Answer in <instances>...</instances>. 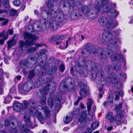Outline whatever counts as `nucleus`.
I'll list each match as a JSON object with an SVG mask.
<instances>
[{
	"label": "nucleus",
	"instance_id": "f257e3e1",
	"mask_svg": "<svg viewBox=\"0 0 133 133\" xmlns=\"http://www.w3.org/2000/svg\"><path fill=\"white\" fill-rule=\"evenodd\" d=\"M118 49L114 52L110 49H107L98 48H96L90 43H88L85 46V49H83L81 52L82 57H79V59L82 61L84 64L85 66L87 67L88 65H94L91 67L92 70L96 72L95 74H92L93 78L96 79L99 81L103 82L105 80L104 76V72L102 69V67L97 63L91 62L90 61L86 60V59L89 56L90 53L96 54L99 51L100 52L99 56L100 59H105L107 56H110L111 59L113 61L119 60L122 59L120 48H118Z\"/></svg>",
	"mask_w": 133,
	"mask_h": 133
},
{
	"label": "nucleus",
	"instance_id": "f03ea898",
	"mask_svg": "<svg viewBox=\"0 0 133 133\" xmlns=\"http://www.w3.org/2000/svg\"><path fill=\"white\" fill-rule=\"evenodd\" d=\"M32 22V19L30 18L29 22V24L25 28L27 31L30 30L32 33L24 32V37L26 41L25 42L22 41L20 42V49L19 52H20L21 54V53L25 52L26 51L28 52L35 51L38 47H41L43 45V44L36 43L35 44V47H30V46L34 45L36 41L39 38L36 35L38 34L37 31H41L42 28L41 21H35L32 25L31 23Z\"/></svg>",
	"mask_w": 133,
	"mask_h": 133
},
{
	"label": "nucleus",
	"instance_id": "7ed1b4c3",
	"mask_svg": "<svg viewBox=\"0 0 133 133\" xmlns=\"http://www.w3.org/2000/svg\"><path fill=\"white\" fill-rule=\"evenodd\" d=\"M100 5L101 13H107L109 16L108 17H101L98 20L100 24L108 29L114 28L118 24V22L114 18L117 17L119 14L118 11L112 8V5L110 0H101Z\"/></svg>",
	"mask_w": 133,
	"mask_h": 133
},
{
	"label": "nucleus",
	"instance_id": "20e7f679",
	"mask_svg": "<svg viewBox=\"0 0 133 133\" xmlns=\"http://www.w3.org/2000/svg\"><path fill=\"white\" fill-rule=\"evenodd\" d=\"M54 0H49L47 3L48 6H42L41 7V16L44 19L46 18L44 17V14L49 18L55 19L59 13V9L57 5H53Z\"/></svg>",
	"mask_w": 133,
	"mask_h": 133
},
{
	"label": "nucleus",
	"instance_id": "39448f33",
	"mask_svg": "<svg viewBox=\"0 0 133 133\" xmlns=\"http://www.w3.org/2000/svg\"><path fill=\"white\" fill-rule=\"evenodd\" d=\"M117 33L115 31L110 32L105 31L103 34V38L101 39V43L104 44L107 41L106 45L110 48H115L117 45V44L120 42V40L116 37Z\"/></svg>",
	"mask_w": 133,
	"mask_h": 133
},
{
	"label": "nucleus",
	"instance_id": "423d86ee",
	"mask_svg": "<svg viewBox=\"0 0 133 133\" xmlns=\"http://www.w3.org/2000/svg\"><path fill=\"white\" fill-rule=\"evenodd\" d=\"M41 55L38 58H34L32 57L31 55L29 56L27 58L25 63L23 64V65H26L28 67L31 68L34 65L37 63L40 65V68L42 70H45L49 66L48 64H46L44 66L41 65V64L43 63V60L42 58Z\"/></svg>",
	"mask_w": 133,
	"mask_h": 133
},
{
	"label": "nucleus",
	"instance_id": "0eeeda50",
	"mask_svg": "<svg viewBox=\"0 0 133 133\" xmlns=\"http://www.w3.org/2000/svg\"><path fill=\"white\" fill-rule=\"evenodd\" d=\"M47 19L50 22L49 25L52 30H54L57 29V26L60 24H64L66 21L63 14L60 12L59 10V13L55 19L49 18L47 17Z\"/></svg>",
	"mask_w": 133,
	"mask_h": 133
},
{
	"label": "nucleus",
	"instance_id": "6e6552de",
	"mask_svg": "<svg viewBox=\"0 0 133 133\" xmlns=\"http://www.w3.org/2000/svg\"><path fill=\"white\" fill-rule=\"evenodd\" d=\"M29 103L31 107V108H29V111L30 112V114L32 116L36 115L38 119L40 121L42 124H43L44 123L43 121L44 119H45V117L43 116L42 114L39 112L38 110H37L36 108V107L37 105V104L35 103L34 101L32 99L30 100Z\"/></svg>",
	"mask_w": 133,
	"mask_h": 133
},
{
	"label": "nucleus",
	"instance_id": "1a4fd4ad",
	"mask_svg": "<svg viewBox=\"0 0 133 133\" xmlns=\"http://www.w3.org/2000/svg\"><path fill=\"white\" fill-rule=\"evenodd\" d=\"M101 2V0H96L95 2V7L90 10L88 6H83L81 10L83 14L86 15L89 14L90 15V14H93L100 12L101 10L99 8L101 7L100 5Z\"/></svg>",
	"mask_w": 133,
	"mask_h": 133
},
{
	"label": "nucleus",
	"instance_id": "9d476101",
	"mask_svg": "<svg viewBox=\"0 0 133 133\" xmlns=\"http://www.w3.org/2000/svg\"><path fill=\"white\" fill-rule=\"evenodd\" d=\"M63 82V81L61 83V85L59 87V90L61 92L65 93L73 89L72 88L74 83L73 79L71 77H69L65 81L64 84L63 85V88H62V84Z\"/></svg>",
	"mask_w": 133,
	"mask_h": 133
},
{
	"label": "nucleus",
	"instance_id": "9b49d317",
	"mask_svg": "<svg viewBox=\"0 0 133 133\" xmlns=\"http://www.w3.org/2000/svg\"><path fill=\"white\" fill-rule=\"evenodd\" d=\"M123 117L122 115L121 114H118L116 118L113 117V114L112 112H108L106 116V118L111 123L114 122L115 121L118 124H119L121 123L120 121Z\"/></svg>",
	"mask_w": 133,
	"mask_h": 133
},
{
	"label": "nucleus",
	"instance_id": "f8f14e48",
	"mask_svg": "<svg viewBox=\"0 0 133 133\" xmlns=\"http://www.w3.org/2000/svg\"><path fill=\"white\" fill-rule=\"evenodd\" d=\"M37 109L38 111V110H43L44 114L45 119H46L47 124L49 125L51 124L52 122L51 118V115L50 113V110L48 107L46 106L43 107L41 105H39L38 106Z\"/></svg>",
	"mask_w": 133,
	"mask_h": 133
},
{
	"label": "nucleus",
	"instance_id": "ddd939ff",
	"mask_svg": "<svg viewBox=\"0 0 133 133\" xmlns=\"http://www.w3.org/2000/svg\"><path fill=\"white\" fill-rule=\"evenodd\" d=\"M87 107L88 112V115L87 119L89 121L91 120L93 117V115L90 114V111L91 110V106L93 105V111L95 112L96 109V106L94 104V101L90 98H88L87 103Z\"/></svg>",
	"mask_w": 133,
	"mask_h": 133
},
{
	"label": "nucleus",
	"instance_id": "4468645a",
	"mask_svg": "<svg viewBox=\"0 0 133 133\" xmlns=\"http://www.w3.org/2000/svg\"><path fill=\"white\" fill-rule=\"evenodd\" d=\"M50 84H48L46 86H44L42 87V89H41L39 90L41 94L43 97L41 98L40 101V103L43 105L45 104L46 103V98L44 97L45 95L48 92L50 89Z\"/></svg>",
	"mask_w": 133,
	"mask_h": 133
},
{
	"label": "nucleus",
	"instance_id": "2eb2a0df",
	"mask_svg": "<svg viewBox=\"0 0 133 133\" xmlns=\"http://www.w3.org/2000/svg\"><path fill=\"white\" fill-rule=\"evenodd\" d=\"M19 91L22 92L23 91L28 92L30 91L32 88V85L29 81L25 82L24 84L18 85Z\"/></svg>",
	"mask_w": 133,
	"mask_h": 133
},
{
	"label": "nucleus",
	"instance_id": "dca6fc26",
	"mask_svg": "<svg viewBox=\"0 0 133 133\" xmlns=\"http://www.w3.org/2000/svg\"><path fill=\"white\" fill-rule=\"evenodd\" d=\"M78 85L79 87L81 89L79 91L80 96L79 97L82 98V99L87 95L88 88H87L86 85L81 82H79Z\"/></svg>",
	"mask_w": 133,
	"mask_h": 133
},
{
	"label": "nucleus",
	"instance_id": "f3484780",
	"mask_svg": "<svg viewBox=\"0 0 133 133\" xmlns=\"http://www.w3.org/2000/svg\"><path fill=\"white\" fill-rule=\"evenodd\" d=\"M119 78L115 74L109 75L106 79V81L108 83H112L116 84L119 81Z\"/></svg>",
	"mask_w": 133,
	"mask_h": 133
},
{
	"label": "nucleus",
	"instance_id": "a211bd4d",
	"mask_svg": "<svg viewBox=\"0 0 133 133\" xmlns=\"http://www.w3.org/2000/svg\"><path fill=\"white\" fill-rule=\"evenodd\" d=\"M56 2L57 4L61 3V5L64 7H66V4H68L71 7H73L75 6V3L74 0H56Z\"/></svg>",
	"mask_w": 133,
	"mask_h": 133
},
{
	"label": "nucleus",
	"instance_id": "6ab92c4d",
	"mask_svg": "<svg viewBox=\"0 0 133 133\" xmlns=\"http://www.w3.org/2000/svg\"><path fill=\"white\" fill-rule=\"evenodd\" d=\"M16 35L14 34L11 39L8 41L7 42V49L9 50L13 46L15 45L16 43L17 38H16Z\"/></svg>",
	"mask_w": 133,
	"mask_h": 133
},
{
	"label": "nucleus",
	"instance_id": "aec40b11",
	"mask_svg": "<svg viewBox=\"0 0 133 133\" xmlns=\"http://www.w3.org/2000/svg\"><path fill=\"white\" fill-rule=\"evenodd\" d=\"M44 79L42 77H40L36 79L34 84V87L37 88L41 85L44 82Z\"/></svg>",
	"mask_w": 133,
	"mask_h": 133
},
{
	"label": "nucleus",
	"instance_id": "412c9836",
	"mask_svg": "<svg viewBox=\"0 0 133 133\" xmlns=\"http://www.w3.org/2000/svg\"><path fill=\"white\" fill-rule=\"evenodd\" d=\"M113 97L110 95L108 96V101H105L103 103L104 106H106L108 105H114L115 104H114L113 102Z\"/></svg>",
	"mask_w": 133,
	"mask_h": 133
},
{
	"label": "nucleus",
	"instance_id": "4be33fe9",
	"mask_svg": "<svg viewBox=\"0 0 133 133\" xmlns=\"http://www.w3.org/2000/svg\"><path fill=\"white\" fill-rule=\"evenodd\" d=\"M87 117L86 111H84L82 112V114L79 121L80 122L85 121Z\"/></svg>",
	"mask_w": 133,
	"mask_h": 133
},
{
	"label": "nucleus",
	"instance_id": "5701e85b",
	"mask_svg": "<svg viewBox=\"0 0 133 133\" xmlns=\"http://www.w3.org/2000/svg\"><path fill=\"white\" fill-rule=\"evenodd\" d=\"M75 68L77 72L79 74H81L83 73V68L79 63L75 65Z\"/></svg>",
	"mask_w": 133,
	"mask_h": 133
},
{
	"label": "nucleus",
	"instance_id": "b1692460",
	"mask_svg": "<svg viewBox=\"0 0 133 133\" xmlns=\"http://www.w3.org/2000/svg\"><path fill=\"white\" fill-rule=\"evenodd\" d=\"M61 95L60 94H57L56 95L55 100L56 101V104L57 106L59 107L60 106L61 103Z\"/></svg>",
	"mask_w": 133,
	"mask_h": 133
},
{
	"label": "nucleus",
	"instance_id": "393cba45",
	"mask_svg": "<svg viewBox=\"0 0 133 133\" xmlns=\"http://www.w3.org/2000/svg\"><path fill=\"white\" fill-rule=\"evenodd\" d=\"M115 94L116 96L115 97L114 99L116 101H117L119 99V96H122L123 95V91L122 90H118L116 91Z\"/></svg>",
	"mask_w": 133,
	"mask_h": 133
},
{
	"label": "nucleus",
	"instance_id": "a878e982",
	"mask_svg": "<svg viewBox=\"0 0 133 133\" xmlns=\"http://www.w3.org/2000/svg\"><path fill=\"white\" fill-rule=\"evenodd\" d=\"M57 71V68L55 66H53L49 68L47 73L49 75H52L55 74Z\"/></svg>",
	"mask_w": 133,
	"mask_h": 133
},
{
	"label": "nucleus",
	"instance_id": "bb28decb",
	"mask_svg": "<svg viewBox=\"0 0 133 133\" xmlns=\"http://www.w3.org/2000/svg\"><path fill=\"white\" fill-rule=\"evenodd\" d=\"M24 119L26 125L29 127H30L32 125V123L30 120V117L28 115L25 116Z\"/></svg>",
	"mask_w": 133,
	"mask_h": 133
},
{
	"label": "nucleus",
	"instance_id": "cd10ccee",
	"mask_svg": "<svg viewBox=\"0 0 133 133\" xmlns=\"http://www.w3.org/2000/svg\"><path fill=\"white\" fill-rule=\"evenodd\" d=\"M72 116L70 115H67L64 118L63 121L65 123L68 124L69 123L72 121Z\"/></svg>",
	"mask_w": 133,
	"mask_h": 133
},
{
	"label": "nucleus",
	"instance_id": "c85d7f7f",
	"mask_svg": "<svg viewBox=\"0 0 133 133\" xmlns=\"http://www.w3.org/2000/svg\"><path fill=\"white\" fill-rule=\"evenodd\" d=\"M10 93H11L13 95L15 98V99L17 98V97L15 96L16 95L17 93L16 88L15 87H12L10 90Z\"/></svg>",
	"mask_w": 133,
	"mask_h": 133
},
{
	"label": "nucleus",
	"instance_id": "c756f323",
	"mask_svg": "<svg viewBox=\"0 0 133 133\" xmlns=\"http://www.w3.org/2000/svg\"><path fill=\"white\" fill-rule=\"evenodd\" d=\"M5 31H3L1 33H0V37H3V39L4 40H6L8 37V35L7 32H6L4 34Z\"/></svg>",
	"mask_w": 133,
	"mask_h": 133
},
{
	"label": "nucleus",
	"instance_id": "7c9ffc66",
	"mask_svg": "<svg viewBox=\"0 0 133 133\" xmlns=\"http://www.w3.org/2000/svg\"><path fill=\"white\" fill-rule=\"evenodd\" d=\"M35 76V71L34 70H32L29 72L28 78L31 79L33 78Z\"/></svg>",
	"mask_w": 133,
	"mask_h": 133
},
{
	"label": "nucleus",
	"instance_id": "2f4dec72",
	"mask_svg": "<svg viewBox=\"0 0 133 133\" xmlns=\"http://www.w3.org/2000/svg\"><path fill=\"white\" fill-rule=\"evenodd\" d=\"M112 69V66L110 65H107L105 68L106 72L108 74H110V72H111Z\"/></svg>",
	"mask_w": 133,
	"mask_h": 133
},
{
	"label": "nucleus",
	"instance_id": "473e14b6",
	"mask_svg": "<svg viewBox=\"0 0 133 133\" xmlns=\"http://www.w3.org/2000/svg\"><path fill=\"white\" fill-rule=\"evenodd\" d=\"M99 125V123L98 122H96L93 123L91 125V126L92 129L94 130L98 128Z\"/></svg>",
	"mask_w": 133,
	"mask_h": 133
},
{
	"label": "nucleus",
	"instance_id": "72a5a7b5",
	"mask_svg": "<svg viewBox=\"0 0 133 133\" xmlns=\"http://www.w3.org/2000/svg\"><path fill=\"white\" fill-rule=\"evenodd\" d=\"M54 99L51 98L50 97L48 99V105L51 108L52 107V105L53 104Z\"/></svg>",
	"mask_w": 133,
	"mask_h": 133
},
{
	"label": "nucleus",
	"instance_id": "f704fd0d",
	"mask_svg": "<svg viewBox=\"0 0 133 133\" xmlns=\"http://www.w3.org/2000/svg\"><path fill=\"white\" fill-rule=\"evenodd\" d=\"M8 12L6 10L0 9V15L2 16H6L8 14Z\"/></svg>",
	"mask_w": 133,
	"mask_h": 133
},
{
	"label": "nucleus",
	"instance_id": "c9c22d12",
	"mask_svg": "<svg viewBox=\"0 0 133 133\" xmlns=\"http://www.w3.org/2000/svg\"><path fill=\"white\" fill-rule=\"evenodd\" d=\"M17 11L13 9H11L9 12V15L10 16H14L16 13Z\"/></svg>",
	"mask_w": 133,
	"mask_h": 133
},
{
	"label": "nucleus",
	"instance_id": "e433bc0d",
	"mask_svg": "<svg viewBox=\"0 0 133 133\" xmlns=\"http://www.w3.org/2000/svg\"><path fill=\"white\" fill-rule=\"evenodd\" d=\"M122 104L120 103L119 104L116 105L115 107L114 108V109L117 112H118L121 110L122 107Z\"/></svg>",
	"mask_w": 133,
	"mask_h": 133
},
{
	"label": "nucleus",
	"instance_id": "4c0bfd02",
	"mask_svg": "<svg viewBox=\"0 0 133 133\" xmlns=\"http://www.w3.org/2000/svg\"><path fill=\"white\" fill-rule=\"evenodd\" d=\"M3 4L5 8H8L9 6V0H3Z\"/></svg>",
	"mask_w": 133,
	"mask_h": 133
},
{
	"label": "nucleus",
	"instance_id": "58836bf2",
	"mask_svg": "<svg viewBox=\"0 0 133 133\" xmlns=\"http://www.w3.org/2000/svg\"><path fill=\"white\" fill-rule=\"evenodd\" d=\"M84 128L83 127H79L75 131H77L78 133H82L83 131H84Z\"/></svg>",
	"mask_w": 133,
	"mask_h": 133
},
{
	"label": "nucleus",
	"instance_id": "ea45409f",
	"mask_svg": "<svg viewBox=\"0 0 133 133\" xmlns=\"http://www.w3.org/2000/svg\"><path fill=\"white\" fill-rule=\"evenodd\" d=\"M4 21L2 22V25H6L8 22L9 21L8 20H4V18L0 17V21Z\"/></svg>",
	"mask_w": 133,
	"mask_h": 133
},
{
	"label": "nucleus",
	"instance_id": "a19ab883",
	"mask_svg": "<svg viewBox=\"0 0 133 133\" xmlns=\"http://www.w3.org/2000/svg\"><path fill=\"white\" fill-rule=\"evenodd\" d=\"M12 96L9 94L8 96L6 97L5 101H6V102H10L12 100Z\"/></svg>",
	"mask_w": 133,
	"mask_h": 133
},
{
	"label": "nucleus",
	"instance_id": "79ce46f5",
	"mask_svg": "<svg viewBox=\"0 0 133 133\" xmlns=\"http://www.w3.org/2000/svg\"><path fill=\"white\" fill-rule=\"evenodd\" d=\"M71 38H68V40L66 41V46L64 47H63L61 48H66L68 45V43H70L71 42Z\"/></svg>",
	"mask_w": 133,
	"mask_h": 133
},
{
	"label": "nucleus",
	"instance_id": "37998d69",
	"mask_svg": "<svg viewBox=\"0 0 133 133\" xmlns=\"http://www.w3.org/2000/svg\"><path fill=\"white\" fill-rule=\"evenodd\" d=\"M65 68V66L63 64H61L59 66V70L61 72H63L64 71Z\"/></svg>",
	"mask_w": 133,
	"mask_h": 133
},
{
	"label": "nucleus",
	"instance_id": "c03bdc74",
	"mask_svg": "<svg viewBox=\"0 0 133 133\" xmlns=\"http://www.w3.org/2000/svg\"><path fill=\"white\" fill-rule=\"evenodd\" d=\"M10 121L8 119L5 120L4 122V125L5 127H8L10 125Z\"/></svg>",
	"mask_w": 133,
	"mask_h": 133
},
{
	"label": "nucleus",
	"instance_id": "a18cd8bd",
	"mask_svg": "<svg viewBox=\"0 0 133 133\" xmlns=\"http://www.w3.org/2000/svg\"><path fill=\"white\" fill-rule=\"evenodd\" d=\"M13 108L14 111H16L17 101H15L13 104Z\"/></svg>",
	"mask_w": 133,
	"mask_h": 133
},
{
	"label": "nucleus",
	"instance_id": "49530a36",
	"mask_svg": "<svg viewBox=\"0 0 133 133\" xmlns=\"http://www.w3.org/2000/svg\"><path fill=\"white\" fill-rule=\"evenodd\" d=\"M53 38L54 42L57 40L59 39V35H57L53 36Z\"/></svg>",
	"mask_w": 133,
	"mask_h": 133
},
{
	"label": "nucleus",
	"instance_id": "de8ad7c7",
	"mask_svg": "<svg viewBox=\"0 0 133 133\" xmlns=\"http://www.w3.org/2000/svg\"><path fill=\"white\" fill-rule=\"evenodd\" d=\"M80 34L79 33H77L76 34L75 36L74 37V39L75 40L77 39V40L79 39V38L80 37Z\"/></svg>",
	"mask_w": 133,
	"mask_h": 133
},
{
	"label": "nucleus",
	"instance_id": "09e8293b",
	"mask_svg": "<svg viewBox=\"0 0 133 133\" xmlns=\"http://www.w3.org/2000/svg\"><path fill=\"white\" fill-rule=\"evenodd\" d=\"M24 106L23 108L25 109H26L28 107V103L26 101H25L24 102Z\"/></svg>",
	"mask_w": 133,
	"mask_h": 133
},
{
	"label": "nucleus",
	"instance_id": "8fccbe9b",
	"mask_svg": "<svg viewBox=\"0 0 133 133\" xmlns=\"http://www.w3.org/2000/svg\"><path fill=\"white\" fill-rule=\"evenodd\" d=\"M82 99V98L79 97L78 98L77 100L74 103V104L75 105H77L79 101L80 100Z\"/></svg>",
	"mask_w": 133,
	"mask_h": 133
},
{
	"label": "nucleus",
	"instance_id": "3c124183",
	"mask_svg": "<svg viewBox=\"0 0 133 133\" xmlns=\"http://www.w3.org/2000/svg\"><path fill=\"white\" fill-rule=\"evenodd\" d=\"M39 52L40 54H43L46 52V50L45 49L41 50Z\"/></svg>",
	"mask_w": 133,
	"mask_h": 133
},
{
	"label": "nucleus",
	"instance_id": "603ef678",
	"mask_svg": "<svg viewBox=\"0 0 133 133\" xmlns=\"http://www.w3.org/2000/svg\"><path fill=\"white\" fill-rule=\"evenodd\" d=\"M54 42V41L53 36L50 37L48 39V42L49 43L52 42Z\"/></svg>",
	"mask_w": 133,
	"mask_h": 133
},
{
	"label": "nucleus",
	"instance_id": "864d4df0",
	"mask_svg": "<svg viewBox=\"0 0 133 133\" xmlns=\"http://www.w3.org/2000/svg\"><path fill=\"white\" fill-rule=\"evenodd\" d=\"M6 32H7L8 34L9 33L10 35H11L13 34V31L12 29H9Z\"/></svg>",
	"mask_w": 133,
	"mask_h": 133
},
{
	"label": "nucleus",
	"instance_id": "5fc2aeb1",
	"mask_svg": "<svg viewBox=\"0 0 133 133\" xmlns=\"http://www.w3.org/2000/svg\"><path fill=\"white\" fill-rule=\"evenodd\" d=\"M121 67L120 65H116L114 67V69L116 70H119Z\"/></svg>",
	"mask_w": 133,
	"mask_h": 133
},
{
	"label": "nucleus",
	"instance_id": "6e6d98bb",
	"mask_svg": "<svg viewBox=\"0 0 133 133\" xmlns=\"http://www.w3.org/2000/svg\"><path fill=\"white\" fill-rule=\"evenodd\" d=\"M25 5L24 4L22 5L20 8V10H21V11H23L25 7Z\"/></svg>",
	"mask_w": 133,
	"mask_h": 133
},
{
	"label": "nucleus",
	"instance_id": "4d7b16f0",
	"mask_svg": "<svg viewBox=\"0 0 133 133\" xmlns=\"http://www.w3.org/2000/svg\"><path fill=\"white\" fill-rule=\"evenodd\" d=\"M81 39H80V40L79 39V41H78V43H80L82 40H84V36L82 35H81Z\"/></svg>",
	"mask_w": 133,
	"mask_h": 133
},
{
	"label": "nucleus",
	"instance_id": "13d9d810",
	"mask_svg": "<svg viewBox=\"0 0 133 133\" xmlns=\"http://www.w3.org/2000/svg\"><path fill=\"white\" fill-rule=\"evenodd\" d=\"M34 14L35 15L38 16L39 15V12L37 10H35L34 11Z\"/></svg>",
	"mask_w": 133,
	"mask_h": 133
},
{
	"label": "nucleus",
	"instance_id": "bf43d9fd",
	"mask_svg": "<svg viewBox=\"0 0 133 133\" xmlns=\"http://www.w3.org/2000/svg\"><path fill=\"white\" fill-rule=\"evenodd\" d=\"M30 130L28 128H25L24 129L23 131L25 133H28L30 132Z\"/></svg>",
	"mask_w": 133,
	"mask_h": 133
},
{
	"label": "nucleus",
	"instance_id": "052dcab7",
	"mask_svg": "<svg viewBox=\"0 0 133 133\" xmlns=\"http://www.w3.org/2000/svg\"><path fill=\"white\" fill-rule=\"evenodd\" d=\"M5 40L3 39H0V44L3 45L4 44Z\"/></svg>",
	"mask_w": 133,
	"mask_h": 133
},
{
	"label": "nucleus",
	"instance_id": "680f3d73",
	"mask_svg": "<svg viewBox=\"0 0 133 133\" xmlns=\"http://www.w3.org/2000/svg\"><path fill=\"white\" fill-rule=\"evenodd\" d=\"M70 129V128L69 127H64L63 129V130L64 131H68V130H69Z\"/></svg>",
	"mask_w": 133,
	"mask_h": 133
},
{
	"label": "nucleus",
	"instance_id": "e2e57ef3",
	"mask_svg": "<svg viewBox=\"0 0 133 133\" xmlns=\"http://www.w3.org/2000/svg\"><path fill=\"white\" fill-rule=\"evenodd\" d=\"M59 36L60 37H59V39H61L62 40L65 37V36L64 35H59Z\"/></svg>",
	"mask_w": 133,
	"mask_h": 133
},
{
	"label": "nucleus",
	"instance_id": "0e129e2a",
	"mask_svg": "<svg viewBox=\"0 0 133 133\" xmlns=\"http://www.w3.org/2000/svg\"><path fill=\"white\" fill-rule=\"evenodd\" d=\"M113 129V127H110L107 128V130L108 131H111Z\"/></svg>",
	"mask_w": 133,
	"mask_h": 133
},
{
	"label": "nucleus",
	"instance_id": "69168bd1",
	"mask_svg": "<svg viewBox=\"0 0 133 133\" xmlns=\"http://www.w3.org/2000/svg\"><path fill=\"white\" fill-rule=\"evenodd\" d=\"M74 70L72 68H71L70 70V73L73 76H74Z\"/></svg>",
	"mask_w": 133,
	"mask_h": 133
},
{
	"label": "nucleus",
	"instance_id": "338daca9",
	"mask_svg": "<svg viewBox=\"0 0 133 133\" xmlns=\"http://www.w3.org/2000/svg\"><path fill=\"white\" fill-rule=\"evenodd\" d=\"M4 61L5 63L6 64H9V62L6 58H4Z\"/></svg>",
	"mask_w": 133,
	"mask_h": 133
},
{
	"label": "nucleus",
	"instance_id": "774afa93",
	"mask_svg": "<svg viewBox=\"0 0 133 133\" xmlns=\"http://www.w3.org/2000/svg\"><path fill=\"white\" fill-rule=\"evenodd\" d=\"M20 129L23 131L24 129V125H21L20 127Z\"/></svg>",
	"mask_w": 133,
	"mask_h": 133
}]
</instances>
